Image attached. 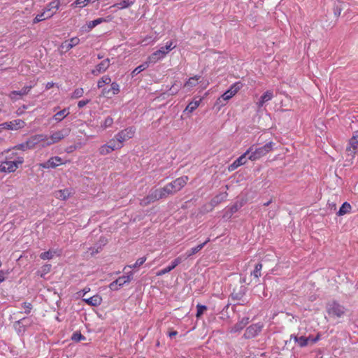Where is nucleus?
I'll list each match as a JSON object with an SVG mask.
<instances>
[{
  "instance_id": "f257e3e1",
  "label": "nucleus",
  "mask_w": 358,
  "mask_h": 358,
  "mask_svg": "<svg viewBox=\"0 0 358 358\" xmlns=\"http://www.w3.org/2000/svg\"><path fill=\"white\" fill-rule=\"evenodd\" d=\"M188 180L189 177L183 176L177 178L162 187L152 189L150 193L140 201V205L144 207L156 201L174 195L187 185Z\"/></svg>"
},
{
  "instance_id": "f03ea898",
  "label": "nucleus",
  "mask_w": 358,
  "mask_h": 358,
  "mask_svg": "<svg viewBox=\"0 0 358 358\" xmlns=\"http://www.w3.org/2000/svg\"><path fill=\"white\" fill-rule=\"evenodd\" d=\"M6 153V161L0 164V171L13 173L17 169L19 165L24 162V159L22 157L14 158L13 155L15 153L13 150H8Z\"/></svg>"
},
{
  "instance_id": "7ed1b4c3",
  "label": "nucleus",
  "mask_w": 358,
  "mask_h": 358,
  "mask_svg": "<svg viewBox=\"0 0 358 358\" xmlns=\"http://www.w3.org/2000/svg\"><path fill=\"white\" fill-rule=\"evenodd\" d=\"M47 139V135L41 134H36L31 136L25 143H22L15 148L19 150H25L27 149H33L36 145H41L42 147V143H45Z\"/></svg>"
},
{
  "instance_id": "20e7f679",
  "label": "nucleus",
  "mask_w": 358,
  "mask_h": 358,
  "mask_svg": "<svg viewBox=\"0 0 358 358\" xmlns=\"http://www.w3.org/2000/svg\"><path fill=\"white\" fill-rule=\"evenodd\" d=\"M274 145L275 143L270 141L266 143L264 146L256 148L255 150L252 149V152H250V155L248 156V159L251 161H256L273 150Z\"/></svg>"
},
{
  "instance_id": "39448f33",
  "label": "nucleus",
  "mask_w": 358,
  "mask_h": 358,
  "mask_svg": "<svg viewBox=\"0 0 358 358\" xmlns=\"http://www.w3.org/2000/svg\"><path fill=\"white\" fill-rule=\"evenodd\" d=\"M69 129H64L59 131H57L53 132L50 137L47 136V139L45 143H42V147L50 146L52 144L57 143L64 139L66 136L69 135Z\"/></svg>"
},
{
  "instance_id": "423d86ee",
  "label": "nucleus",
  "mask_w": 358,
  "mask_h": 358,
  "mask_svg": "<svg viewBox=\"0 0 358 358\" xmlns=\"http://www.w3.org/2000/svg\"><path fill=\"white\" fill-rule=\"evenodd\" d=\"M327 312L330 317L340 318L345 315V308L338 303L332 301L327 304Z\"/></svg>"
},
{
  "instance_id": "0eeeda50",
  "label": "nucleus",
  "mask_w": 358,
  "mask_h": 358,
  "mask_svg": "<svg viewBox=\"0 0 358 358\" xmlns=\"http://www.w3.org/2000/svg\"><path fill=\"white\" fill-rule=\"evenodd\" d=\"M293 339L294 342L298 345L300 348L306 347L309 343H315L320 339V335L318 334L315 337L309 336L308 337L306 336H298L295 334H292L290 336V340Z\"/></svg>"
},
{
  "instance_id": "6e6552de",
  "label": "nucleus",
  "mask_w": 358,
  "mask_h": 358,
  "mask_svg": "<svg viewBox=\"0 0 358 358\" xmlns=\"http://www.w3.org/2000/svg\"><path fill=\"white\" fill-rule=\"evenodd\" d=\"M347 155L353 159L357 152H358V131L354 132L353 136L349 140V143L345 150Z\"/></svg>"
},
{
  "instance_id": "1a4fd4ad",
  "label": "nucleus",
  "mask_w": 358,
  "mask_h": 358,
  "mask_svg": "<svg viewBox=\"0 0 358 358\" xmlns=\"http://www.w3.org/2000/svg\"><path fill=\"white\" fill-rule=\"evenodd\" d=\"M136 133V128L134 127H129L124 129L121 130L115 135V138L122 144L123 143L134 137Z\"/></svg>"
},
{
  "instance_id": "9d476101",
  "label": "nucleus",
  "mask_w": 358,
  "mask_h": 358,
  "mask_svg": "<svg viewBox=\"0 0 358 358\" xmlns=\"http://www.w3.org/2000/svg\"><path fill=\"white\" fill-rule=\"evenodd\" d=\"M242 87L243 83L241 82L234 83L230 88L222 95V98L225 101H228L242 88Z\"/></svg>"
},
{
  "instance_id": "9b49d317",
  "label": "nucleus",
  "mask_w": 358,
  "mask_h": 358,
  "mask_svg": "<svg viewBox=\"0 0 358 358\" xmlns=\"http://www.w3.org/2000/svg\"><path fill=\"white\" fill-rule=\"evenodd\" d=\"M262 327L263 325L259 323L251 324L246 329L244 337L247 339L255 337L262 331Z\"/></svg>"
},
{
  "instance_id": "f8f14e48",
  "label": "nucleus",
  "mask_w": 358,
  "mask_h": 358,
  "mask_svg": "<svg viewBox=\"0 0 358 358\" xmlns=\"http://www.w3.org/2000/svg\"><path fill=\"white\" fill-rule=\"evenodd\" d=\"M252 147H250L245 153L236 159L229 166V171H233L241 165L246 164L247 156L252 152Z\"/></svg>"
},
{
  "instance_id": "ddd939ff",
  "label": "nucleus",
  "mask_w": 358,
  "mask_h": 358,
  "mask_svg": "<svg viewBox=\"0 0 358 358\" xmlns=\"http://www.w3.org/2000/svg\"><path fill=\"white\" fill-rule=\"evenodd\" d=\"M184 260L183 256H179L174 259L170 265L166 266V268L159 271L156 275L157 276H161L163 275H165L170 271H171L173 269H174L177 266H178L182 261Z\"/></svg>"
},
{
  "instance_id": "4468645a",
  "label": "nucleus",
  "mask_w": 358,
  "mask_h": 358,
  "mask_svg": "<svg viewBox=\"0 0 358 358\" xmlns=\"http://www.w3.org/2000/svg\"><path fill=\"white\" fill-rule=\"evenodd\" d=\"M24 125H25V122L20 119L14 120L13 121L8 122H4L1 124V126L3 127V129H11V130L23 128L24 127Z\"/></svg>"
},
{
  "instance_id": "2eb2a0df",
  "label": "nucleus",
  "mask_w": 358,
  "mask_h": 358,
  "mask_svg": "<svg viewBox=\"0 0 358 358\" xmlns=\"http://www.w3.org/2000/svg\"><path fill=\"white\" fill-rule=\"evenodd\" d=\"M80 43V39L78 37H73L70 38L69 40H66L64 41L61 45L60 48L62 50H64V52H68L71 48L75 47L76 45H78Z\"/></svg>"
},
{
  "instance_id": "dca6fc26",
  "label": "nucleus",
  "mask_w": 358,
  "mask_h": 358,
  "mask_svg": "<svg viewBox=\"0 0 358 358\" xmlns=\"http://www.w3.org/2000/svg\"><path fill=\"white\" fill-rule=\"evenodd\" d=\"M62 164V159L59 157H50L45 163L40 164V166L44 169L55 168Z\"/></svg>"
},
{
  "instance_id": "f3484780",
  "label": "nucleus",
  "mask_w": 358,
  "mask_h": 358,
  "mask_svg": "<svg viewBox=\"0 0 358 358\" xmlns=\"http://www.w3.org/2000/svg\"><path fill=\"white\" fill-rule=\"evenodd\" d=\"M110 66V59H106L101 63L95 66V69L92 71V74L98 75L99 73L105 72Z\"/></svg>"
},
{
  "instance_id": "a211bd4d",
  "label": "nucleus",
  "mask_w": 358,
  "mask_h": 358,
  "mask_svg": "<svg viewBox=\"0 0 358 358\" xmlns=\"http://www.w3.org/2000/svg\"><path fill=\"white\" fill-rule=\"evenodd\" d=\"M273 92L272 90H267L260 97L259 100L256 103L257 108H261L264 103L271 101L273 98Z\"/></svg>"
},
{
  "instance_id": "6ab92c4d",
  "label": "nucleus",
  "mask_w": 358,
  "mask_h": 358,
  "mask_svg": "<svg viewBox=\"0 0 358 358\" xmlns=\"http://www.w3.org/2000/svg\"><path fill=\"white\" fill-rule=\"evenodd\" d=\"M59 0H53L46 6L44 10L46 11V13H52L53 16L59 9Z\"/></svg>"
},
{
  "instance_id": "aec40b11",
  "label": "nucleus",
  "mask_w": 358,
  "mask_h": 358,
  "mask_svg": "<svg viewBox=\"0 0 358 358\" xmlns=\"http://www.w3.org/2000/svg\"><path fill=\"white\" fill-rule=\"evenodd\" d=\"M110 20H111V17L110 16H108L107 17H99V18H97L96 20L90 21V22H88L87 23V26L88 30L89 31L92 30L96 26H97L98 24H99L101 23L108 22L110 21Z\"/></svg>"
},
{
  "instance_id": "412c9836",
  "label": "nucleus",
  "mask_w": 358,
  "mask_h": 358,
  "mask_svg": "<svg viewBox=\"0 0 358 358\" xmlns=\"http://www.w3.org/2000/svg\"><path fill=\"white\" fill-rule=\"evenodd\" d=\"M83 301L90 306H98L101 303L102 298L99 294H96L90 298L83 299Z\"/></svg>"
},
{
  "instance_id": "4be33fe9",
  "label": "nucleus",
  "mask_w": 358,
  "mask_h": 358,
  "mask_svg": "<svg viewBox=\"0 0 358 358\" xmlns=\"http://www.w3.org/2000/svg\"><path fill=\"white\" fill-rule=\"evenodd\" d=\"M69 114H70L69 108H64L63 110L57 112V113H55L53 115L52 119L56 122H60L65 117H66Z\"/></svg>"
},
{
  "instance_id": "5701e85b",
  "label": "nucleus",
  "mask_w": 358,
  "mask_h": 358,
  "mask_svg": "<svg viewBox=\"0 0 358 358\" xmlns=\"http://www.w3.org/2000/svg\"><path fill=\"white\" fill-rule=\"evenodd\" d=\"M136 0H122L120 2L113 4L111 8H117L119 10L126 9L134 4Z\"/></svg>"
},
{
  "instance_id": "b1692460",
  "label": "nucleus",
  "mask_w": 358,
  "mask_h": 358,
  "mask_svg": "<svg viewBox=\"0 0 358 358\" xmlns=\"http://www.w3.org/2000/svg\"><path fill=\"white\" fill-rule=\"evenodd\" d=\"M72 194V192L69 189H60L55 192V196L60 200H66Z\"/></svg>"
},
{
  "instance_id": "393cba45",
  "label": "nucleus",
  "mask_w": 358,
  "mask_h": 358,
  "mask_svg": "<svg viewBox=\"0 0 358 358\" xmlns=\"http://www.w3.org/2000/svg\"><path fill=\"white\" fill-rule=\"evenodd\" d=\"M164 57V52L162 50H157L154 52L152 54H151L147 59V61L150 64H155L159 60L163 59Z\"/></svg>"
},
{
  "instance_id": "a878e982",
  "label": "nucleus",
  "mask_w": 358,
  "mask_h": 358,
  "mask_svg": "<svg viewBox=\"0 0 358 358\" xmlns=\"http://www.w3.org/2000/svg\"><path fill=\"white\" fill-rule=\"evenodd\" d=\"M210 241V238H208L205 242H203L201 244L198 245L197 246L191 248L190 250H187L185 253L186 257H189L197 252H199L200 250L203 249V248Z\"/></svg>"
},
{
  "instance_id": "bb28decb",
  "label": "nucleus",
  "mask_w": 358,
  "mask_h": 358,
  "mask_svg": "<svg viewBox=\"0 0 358 358\" xmlns=\"http://www.w3.org/2000/svg\"><path fill=\"white\" fill-rule=\"evenodd\" d=\"M202 101L201 98H199V99H194L193 101L189 102L187 107L185 108L184 112H188L189 113H192L193 111H194L200 105L201 102Z\"/></svg>"
},
{
  "instance_id": "cd10ccee",
  "label": "nucleus",
  "mask_w": 358,
  "mask_h": 358,
  "mask_svg": "<svg viewBox=\"0 0 358 358\" xmlns=\"http://www.w3.org/2000/svg\"><path fill=\"white\" fill-rule=\"evenodd\" d=\"M249 322L248 317H243L241 321L237 322L231 329V332L236 333L242 330Z\"/></svg>"
},
{
  "instance_id": "c85d7f7f",
  "label": "nucleus",
  "mask_w": 358,
  "mask_h": 358,
  "mask_svg": "<svg viewBox=\"0 0 358 358\" xmlns=\"http://www.w3.org/2000/svg\"><path fill=\"white\" fill-rule=\"evenodd\" d=\"M51 17H52V13H46V11H45L43 10V11L41 13L38 14L34 17V19L33 20V23L34 24L38 23V22L43 21L46 19L50 18Z\"/></svg>"
},
{
  "instance_id": "c756f323",
  "label": "nucleus",
  "mask_w": 358,
  "mask_h": 358,
  "mask_svg": "<svg viewBox=\"0 0 358 358\" xmlns=\"http://www.w3.org/2000/svg\"><path fill=\"white\" fill-rule=\"evenodd\" d=\"M132 278H133V273H132V272H130L127 275H122V276L119 277L117 279V282H118V286H122L124 284H126L127 282H129L131 280Z\"/></svg>"
},
{
  "instance_id": "7c9ffc66",
  "label": "nucleus",
  "mask_w": 358,
  "mask_h": 358,
  "mask_svg": "<svg viewBox=\"0 0 358 358\" xmlns=\"http://www.w3.org/2000/svg\"><path fill=\"white\" fill-rule=\"evenodd\" d=\"M90 1L91 0H76L73 3L71 4V7L73 8H82L87 6Z\"/></svg>"
},
{
  "instance_id": "2f4dec72",
  "label": "nucleus",
  "mask_w": 358,
  "mask_h": 358,
  "mask_svg": "<svg viewBox=\"0 0 358 358\" xmlns=\"http://www.w3.org/2000/svg\"><path fill=\"white\" fill-rule=\"evenodd\" d=\"M107 144H108V145H109L110 147V148L113 151L115 150H119L123 147V144L120 143L115 138V137L114 138L110 140V141Z\"/></svg>"
},
{
  "instance_id": "473e14b6",
  "label": "nucleus",
  "mask_w": 358,
  "mask_h": 358,
  "mask_svg": "<svg viewBox=\"0 0 358 358\" xmlns=\"http://www.w3.org/2000/svg\"><path fill=\"white\" fill-rule=\"evenodd\" d=\"M149 64L150 63L148 61H146L142 64L139 65L133 70V71L131 72V76H134L141 73V71L145 70L147 68H148Z\"/></svg>"
},
{
  "instance_id": "72a5a7b5",
  "label": "nucleus",
  "mask_w": 358,
  "mask_h": 358,
  "mask_svg": "<svg viewBox=\"0 0 358 358\" xmlns=\"http://www.w3.org/2000/svg\"><path fill=\"white\" fill-rule=\"evenodd\" d=\"M200 78L201 76H194V77L189 78L188 80L185 83L184 86L190 87L196 86L198 84Z\"/></svg>"
},
{
  "instance_id": "f704fd0d",
  "label": "nucleus",
  "mask_w": 358,
  "mask_h": 358,
  "mask_svg": "<svg viewBox=\"0 0 358 358\" xmlns=\"http://www.w3.org/2000/svg\"><path fill=\"white\" fill-rule=\"evenodd\" d=\"M173 41H169L166 43L164 47H162L159 50H162L164 52V57H165L171 50L175 48V45H173Z\"/></svg>"
},
{
  "instance_id": "c9c22d12",
  "label": "nucleus",
  "mask_w": 358,
  "mask_h": 358,
  "mask_svg": "<svg viewBox=\"0 0 358 358\" xmlns=\"http://www.w3.org/2000/svg\"><path fill=\"white\" fill-rule=\"evenodd\" d=\"M110 82H111V78L109 76H103L98 80L97 87L99 88H101L105 85L109 84Z\"/></svg>"
},
{
  "instance_id": "e433bc0d",
  "label": "nucleus",
  "mask_w": 358,
  "mask_h": 358,
  "mask_svg": "<svg viewBox=\"0 0 358 358\" xmlns=\"http://www.w3.org/2000/svg\"><path fill=\"white\" fill-rule=\"evenodd\" d=\"M350 210H351L350 204L348 203V202H345V203H343V205L340 208V209L338 210V215H343L349 213Z\"/></svg>"
},
{
  "instance_id": "4c0bfd02",
  "label": "nucleus",
  "mask_w": 358,
  "mask_h": 358,
  "mask_svg": "<svg viewBox=\"0 0 358 358\" xmlns=\"http://www.w3.org/2000/svg\"><path fill=\"white\" fill-rule=\"evenodd\" d=\"M113 124V119L108 116L105 118V120L103 121V122L101 124V127L103 130L106 129L108 127H110Z\"/></svg>"
},
{
  "instance_id": "58836bf2",
  "label": "nucleus",
  "mask_w": 358,
  "mask_h": 358,
  "mask_svg": "<svg viewBox=\"0 0 358 358\" xmlns=\"http://www.w3.org/2000/svg\"><path fill=\"white\" fill-rule=\"evenodd\" d=\"M84 94V90L82 87H78L74 90L71 95L72 99H76L83 96Z\"/></svg>"
},
{
  "instance_id": "ea45409f",
  "label": "nucleus",
  "mask_w": 358,
  "mask_h": 358,
  "mask_svg": "<svg viewBox=\"0 0 358 358\" xmlns=\"http://www.w3.org/2000/svg\"><path fill=\"white\" fill-rule=\"evenodd\" d=\"M99 152L101 155H106L113 152L110 147L108 144H104L99 148Z\"/></svg>"
},
{
  "instance_id": "a19ab883",
  "label": "nucleus",
  "mask_w": 358,
  "mask_h": 358,
  "mask_svg": "<svg viewBox=\"0 0 358 358\" xmlns=\"http://www.w3.org/2000/svg\"><path fill=\"white\" fill-rule=\"evenodd\" d=\"M227 196V192L220 193V194H217V196H215L213 199L212 202L214 203H220V202L224 201L226 199Z\"/></svg>"
},
{
  "instance_id": "79ce46f5",
  "label": "nucleus",
  "mask_w": 358,
  "mask_h": 358,
  "mask_svg": "<svg viewBox=\"0 0 358 358\" xmlns=\"http://www.w3.org/2000/svg\"><path fill=\"white\" fill-rule=\"evenodd\" d=\"M262 267H263V266H262V264L261 263L257 264L255 266V269H254V271L252 273V275L255 278L258 279L261 276V271L262 269Z\"/></svg>"
},
{
  "instance_id": "37998d69",
  "label": "nucleus",
  "mask_w": 358,
  "mask_h": 358,
  "mask_svg": "<svg viewBox=\"0 0 358 358\" xmlns=\"http://www.w3.org/2000/svg\"><path fill=\"white\" fill-rule=\"evenodd\" d=\"M146 259H147L146 257H143L138 258L134 264L129 265V266H128V267L130 268H135L136 267L141 266V265H143L145 263Z\"/></svg>"
},
{
  "instance_id": "c03bdc74",
  "label": "nucleus",
  "mask_w": 358,
  "mask_h": 358,
  "mask_svg": "<svg viewBox=\"0 0 358 358\" xmlns=\"http://www.w3.org/2000/svg\"><path fill=\"white\" fill-rule=\"evenodd\" d=\"M196 310H197V311H196V317L197 318H199L203 314V312L207 310V307L204 305L197 304Z\"/></svg>"
},
{
  "instance_id": "a18cd8bd",
  "label": "nucleus",
  "mask_w": 358,
  "mask_h": 358,
  "mask_svg": "<svg viewBox=\"0 0 358 358\" xmlns=\"http://www.w3.org/2000/svg\"><path fill=\"white\" fill-rule=\"evenodd\" d=\"M54 253H55V252H54V251H51V250L46 251V252H42L40 255V257L43 260L51 259L53 257Z\"/></svg>"
},
{
  "instance_id": "49530a36",
  "label": "nucleus",
  "mask_w": 358,
  "mask_h": 358,
  "mask_svg": "<svg viewBox=\"0 0 358 358\" xmlns=\"http://www.w3.org/2000/svg\"><path fill=\"white\" fill-rule=\"evenodd\" d=\"M227 101H225L222 98V96H220L219 98L217 99L215 103V106H217L218 109H220L221 107L226 105V103Z\"/></svg>"
},
{
  "instance_id": "de8ad7c7",
  "label": "nucleus",
  "mask_w": 358,
  "mask_h": 358,
  "mask_svg": "<svg viewBox=\"0 0 358 358\" xmlns=\"http://www.w3.org/2000/svg\"><path fill=\"white\" fill-rule=\"evenodd\" d=\"M110 90L112 91L113 94H117L120 92L119 85L115 82L112 83Z\"/></svg>"
},
{
  "instance_id": "09e8293b",
  "label": "nucleus",
  "mask_w": 358,
  "mask_h": 358,
  "mask_svg": "<svg viewBox=\"0 0 358 358\" xmlns=\"http://www.w3.org/2000/svg\"><path fill=\"white\" fill-rule=\"evenodd\" d=\"M22 307L24 309V313L26 314H29L31 309H32V305L31 303L24 302L22 304Z\"/></svg>"
},
{
  "instance_id": "8fccbe9b",
  "label": "nucleus",
  "mask_w": 358,
  "mask_h": 358,
  "mask_svg": "<svg viewBox=\"0 0 358 358\" xmlns=\"http://www.w3.org/2000/svg\"><path fill=\"white\" fill-rule=\"evenodd\" d=\"M8 274H9L8 270H7V271L1 270L0 271V283L3 282L6 280V278Z\"/></svg>"
},
{
  "instance_id": "3c124183",
  "label": "nucleus",
  "mask_w": 358,
  "mask_h": 358,
  "mask_svg": "<svg viewBox=\"0 0 358 358\" xmlns=\"http://www.w3.org/2000/svg\"><path fill=\"white\" fill-rule=\"evenodd\" d=\"M17 95H19V96H23L22 94H21V90L20 91H13L10 92V94H9V97L13 99V100H16L17 98H16V96Z\"/></svg>"
},
{
  "instance_id": "603ef678",
  "label": "nucleus",
  "mask_w": 358,
  "mask_h": 358,
  "mask_svg": "<svg viewBox=\"0 0 358 358\" xmlns=\"http://www.w3.org/2000/svg\"><path fill=\"white\" fill-rule=\"evenodd\" d=\"M121 286H118L117 280H115V281L112 282L109 285V287L111 290H117Z\"/></svg>"
},
{
  "instance_id": "864d4df0",
  "label": "nucleus",
  "mask_w": 358,
  "mask_h": 358,
  "mask_svg": "<svg viewBox=\"0 0 358 358\" xmlns=\"http://www.w3.org/2000/svg\"><path fill=\"white\" fill-rule=\"evenodd\" d=\"M90 99L80 100L78 102V108H81L84 107L85 106H86L88 103H90Z\"/></svg>"
},
{
  "instance_id": "5fc2aeb1",
  "label": "nucleus",
  "mask_w": 358,
  "mask_h": 358,
  "mask_svg": "<svg viewBox=\"0 0 358 358\" xmlns=\"http://www.w3.org/2000/svg\"><path fill=\"white\" fill-rule=\"evenodd\" d=\"M32 88V86H25L24 87L22 90H21V94L22 95H26L27 94L29 91L31 90V89Z\"/></svg>"
},
{
  "instance_id": "6e6d98bb",
  "label": "nucleus",
  "mask_w": 358,
  "mask_h": 358,
  "mask_svg": "<svg viewBox=\"0 0 358 358\" xmlns=\"http://www.w3.org/2000/svg\"><path fill=\"white\" fill-rule=\"evenodd\" d=\"M73 339L76 341H80L81 340H84L85 337L81 334H74L73 336Z\"/></svg>"
},
{
  "instance_id": "4d7b16f0",
  "label": "nucleus",
  "mask_w": 358,
  "mask_h": 358,
  "mask_svg": "<svg viewBox=\"0 0 358 358\" xmlns=\"http://www.w3.org/2000/svg\"><path fill=\"white\" fill-rule=\"evenodd\" d=\"M51 265L47 264L43 266V270L45 273H48L50 271Z\"/></svg>"
},
{
  "instance_id": "13d9d810",
  "label": "nucleus",
  "mask_w": 358,
  "mask_h": 358,
  "mask_svg": "<svg viewBox=\"0 0 358 358\" xmlns=\"http://www.w3.org/2000/svg\"><path fill=\"white\" fill-rule=\"evenodd\" d=\"M55 85V83L53 82H48L46 85H45V89L46 90H50L51 89L52 87H53Z\"/></svg>"
},
{
  "instance_id": "bf43d9fd",
  "label": "nucleus",
  "mask_w": 358,
  "mask_h": 358,
  "mask_svg": "<svg viewBox=\"0 0 358 358\" xmlns=\"http://www.w3.org/2000/svg\"><path fill=\"white\" fill-rule=\"evenodd\" d=\"M168 335L170 338H172V337L178 335V331H171L168 333Z\"/></svg>"
},
{
  "instance_id": "052dcab7",
  "label": "nucleus",
  "mask_w": 358,
  "mask_h": 358,
  "mask_svg": "<svg viewBox=\"0 0 358 358\" xmlns=\"http://www.w3.org/2000/svg\"><path fill=\"white\" fill-rule=\"evenodd\" d=\"M110 92V90L103 89L101 92L103 96H106Z\"/></svg>"
},
{
  "instance_id": "680f3d73",
  "label": "nucleus",
  "mask_w": 358,
  "mask_h": 358,
  "mask_svg": "<svg viewBox=\"0 0 358 358\" xmlns=\"http://www.w3.org/2000/svg\"><path fill=\"white\" fill-rule=\"evenodd\" d=\"M335 14L337 15V16H339L340 14H341V9H338V11L335 12Z\"/></svg>"
},
{
  "instance_id": "e2e57ef3",
  "label": "nucleus",
  "mask_w": 358,
  "mask_h": 358,
  "mask_svg": "<svg viewBox=\"0 0 358 358\" xmlns=\"http://www.w3.org/2000/svg\"><path fill=\"white\" fill-rule=\"evenodd\" d=\"M271 203V201H267V202L264 203V206H268Z\"/></svg>"
},
{
  "instance_id": "0e129e2a",
  "label": "nucleus",
  "mask_w": 358,
  "mask_h": 358,
  "mask_svg": "<svg viewBox=\"0 0 358 358\" xmlns=\"http://www.w3.org/2000/svg\"><path fill=\"white\" fill-rule=\"evenodd\" d=\"M90 290V288H85V289H83V291H84V293H85V294H86L87 292H88Z\"/></svg>"
},
{
  "instance_id": "69168bd1",
  "label": "nucleus",
  "mask_w": 358,
  "mask_h": 358,
  "mask_svg": "<svg viewBox=\"0 0 358 358\" xmlns=\"http://www.w3.org/2000/svg\"><path fill=\"white\" fill-rule=\"evenodd\" d=\"M159 345H160L159 341H157V343H156V346L159 347Z\"/></svg>"
}]
</instances>
